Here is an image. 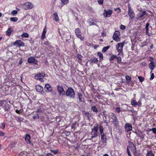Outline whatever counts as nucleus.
Returning <instances> with one entry per match:
<instances>
[{"label": "nucleus", "instance_id": "obj_1", "mask_svg": "<svg viewBox=\"0 0 156 156\" xmlns=\"http://www.w3.org/2000/svg\"><path fill=\"white\" fill-rule=\"evenodd\" d=\"M66 96L70 98L74 99L75 97V94L73 89L69 87L65 92Z\"/></svg>", "mask_w": 156, "mask_h": 156}, {"label": "nucleus", "instance_id": "obj_2", "mask_svg": "<svg viewBox=\"0 0 156 156\" xmlns=\"http://www.w3.org/2000/svg\"><path fill=\"white\" fill-rule=\"evenodd\" d=\"M94 128L92 129V131L90 134L91 136L90 138L89 139V140H92V139L98 136V124L94 125Z\"/></svg>", "mask_w": 156, "mask_h": 156}, {"label": "nucleus", "instance_id": "obj_3", "mask_svg": "<svg viewBox=\"0 0 156 156\" xmlns=\"http://www.w3.org/2000/svg\"><path fill=\"white\" fill-rule=\"evenodd\" d=\"M124 45V42H122L119 43L116 45V49L119 52L118 55H123L122 50Z\"/></svg>", "mask_w": 156, "mask_h": 156}, {"label": "nucleus", "instance_id": "obj_4", "mask_svg": "<svg viewBox=\"0 0 156 156\" xmlns=\"http://www.w3.org/2000/svg\"><path fill=\"white\" fill-rule=\"evenodd\" d=\"M111 119H112L111 122L114 124V126L117 127L119 126V122L116 115L113 113H112L111 115Z\"/></svg>", "mask_w": 156, "mask_h": 156}, {"label": "nucleus", "instance_id": "obj_5", "mask_svg": "<svg viewBox=\"0 0 156 156\" xmlns=\"http://www.w3.org/2000/svg\"><path fill=\"white\" fill-rule=\"evenodd\" d=\"M120 33L119 31L118 30H115L113 36V40L117 42L119 41H120Z\"/></svg>", "mask_w": 156, "mask_h": 156}, {"label": "nucleus", "instance_id": "obj_6", "mask_svg": "<svg viewBox=\"0 0 156 156\" xmlns=\"http://www.w3.org/2000/svg\"><path fill=\"white\" fill-rule=\"evenodd\" d=\"M13 45L16 47H24L25 46L24 43L20 40H17L13 42Z\"/></svg>", "mask_w": 156, "mask_h": 156}, {"label": "nucleus", "instance_id": "obj_7", "mask_svg": "<svg viewBox=\"0 0 156 156\" xmlns=\"http://www.w3.org/2000/svg\"><path fill=\"white\" fill-rule=\"evenodd\" d=\"M75 32L76 35L78 38H80L81 40H84V37L82 36L80 30L79 28L76 29Z\"/></svg>", "mask_w": 156, "mask_h": 156}, {"label": "nucleus", "instance_id": "obj_8", "mask_svg": "<svg viewBox=\"0 0 156 156\" xmlns=\"http://www.w3.org/2000/svg\"><path fill=\"white\" fill-rule=\"evenodd\" d=\"M128 14L131 19H133L135 17V14L131 7L128 5Z\"/></svg>", "mask_w": 156, "mask_h": 156}, {"label": "nucleus", "instance_id": "obj_9", "mask_svg": "<svg viewBox=\"0 0 156 156\" xmlns=\"http://www.w3.org/2000/svg\"><path fill=\"white\" fill-rule=\"evenodd\" d=\"M112 13V11L111 10L108 9L107 11L105 10V12L103 13V15L105 18L110 17Z\"/></svg>", "mask_w": 156, "mask_h": 156}, {"label": "nucleus", "instance_id": "obj_10", "mask_svg": "<svg viewBox=\"0 0 156 156\" xmlns=\"http://www.w3.org/2000/svg\"><path fill=\"white\" fill-rule=\"evenodd\" d=\"M57 87L58 88V90L59 95H65V91L64 90L63 87L61 85H58L57 86Z\"/></svg>", "mask_w": 156, "mask_h": 156}, {"label": "nucleus", "instance_id": "obj_11", "mask_svg": "<svg viewBox=\"0 0 156 156\" xmlns=\"http://www.w3.org/2000/svg\"><path fill=\"white\" fill-rule=\"evenodd\" d=\"M33 6L32 4L30 2H27L24 4V7L26 9H31Z\"/></svg>", "mask_w": 156, "mask_h": 156}, {"label": "nucleus", "instance_id": "obj_12", "mask_svg": "<svg viewBox=\"0 0 156 156\" xmlns=\"http://www.w3.org/2000/svg\"><path fill=\"white\" fill-rule=\"evenodd\" d=\"M129 148H130L134 154H135L136 152V148L134 145L132 143L130 144V146H128Z\"/></svg>", "mask_w": 156, "mask_h": 156}, {"label": "nucleus", "instance_id": "obj_13", "mask_svg": "<svg viewBox=\"0 0 156 156\" xmlns=\"http://www.w3.org/2000/svg\"><path fill=\"white\" fill-rule=\"evenodd\" d=\"M125 129L127 132L131 131L132 129V125L129 123L126 124L125 126Z\"/></svg>", "mask_w": 156, "mask_h": 156}, {"label": "nucleus", "instance_id": "obj_14", "mask_svg": "<svg viewBox=\"0 0 156 156\" xmlns=\"http://www.w3.org/2000/svg\"><path fill=\"white\" fill-rule=\"evenodd\" d=\"M47 26L45 25L42 32L41 37V39L42 41H43L45 37L46 34L47 32Z\"/></svg>", "mask_w": 156, "mask_h": 156}, {"label": "nucleus", "instance_id": "obj_15", "mask_svg": "<svg viewBox=\"0 0 156 156\" xmlns=\"http://www.w3.org/2000/svg\"><path fill=\"white\" fill-rule=\"evenodd\" d=\"M44 90L47 92H49L52 90V87L48 84H46L44 87Z\"/></svg>", "mask_w": 156, "mask_h": 156}, {"label": "nucleus", "instance_id": "obj_16", "mask_svg": "<svg viewBox=\"0 0 156 156\" xmlns=\"http://www.w3.org/2000/svg\"><path fill=\"white\" fill-rule=\"evenodd\" d=\"M53 19L56 22H58L59 21V17L57 12H55L53 14Z\"/></svg>", "mask_w": 156, "mask_h": 156}, {"label": "nucleus", "instance_id": "obj_17", "mask_svg": "<svg viewBox=\"0 0 156 156\" xmlns=\"http://www.w3.org/2000/svg\"><path fill=\"white\" fill-rule=\"evenodd\" d=\"M151 62L149 64V68L151 70H153L154 68L155 62H153L152 60H150Z\"/></svg>", "mask_w": 156, "mask_h": 156}, {"label": "nucleus", "instance_id": "obj_18", "mask_svg": "<svg viewBox=\"0 0 156 156\" xmlns=\"http://www.w3.org/2000/svg\"><path fill=\"white\" fill-rule=\"evenodd\" d=\"M150 25L149 23H147L145 26L146 33L147 35L148 36H150V34L149 32V27Z\"/></svg>", "mask_w": 156, "mask_h": 156}, {"label": "nucleus", "instance_id": "obj_19", "mask_svg": "<svg viewBox=\"0 0 156 156\" xmlns=\"http://www.w3.org/2000/svg\"><path fill=\"white\" fill-rule=\"evenodd\" d=\"M13 30V29H12L11 27H10L8 28V30L6 32V35L8 36H10Z\"/></svg>", "mask_w": 156, "mask_h": 156}, {"label": "nucleus", "instance_id": "obj_20", "mask_svg": "<svg viewBox=\"0 0 156 156\" xmlns=\"http://www.w3.org/2000/svg\"><path fill=\"white\" fill-rule=\"evenodd\" d=\"M101 138L102 140V142L103 143H105L107 141V139L106 135L105 134H101Z\"/></svg>", "mask_w": 156, "mask_h": 156}, {"label": "nucleus", "instance_id": "obj_21", "mask_svg": "<svg viewBox=\"0 0 156 156\" xmlns=\"http://www.w3.org/2000/svg\"><path fill=\"white\" fill-rule=\"evenodd\" d=\"M147 14V12L145 11H142L141 13L140 14H138L137 15V19H140L141 17L144 16V15Z\"/></svg>", "mask_w": 156, "mask_h": 156}, {"label": "nucleus", "instance_id": "obj_22", "mask_svg": "<svg viewBox=\"0 0 156 156\" xmlns=\"http://www.w3.org/2000/svg\"><path fill=\"white\" fill-rule=\"evenodd\" d=\"M36 90L39 92H42L43 90V87L41 86L38 85L36 86Z\"/></svg>", "mask_w": 156, "mask_h": 156}, {"label": "nucleus", "instance_id": "obj_23", "mask_svg": "<svg viewBox=\"0 0 156 156\" xmlns=\"http://www.w3.org/2000/svg\"><path fill=\"white\" fill-rule=\"evenodd\" d=\"M102 114L104 116L103 118V120H104V122L106 123L107 122V115L106 114V111L104 110L102 112Z\"/></svg>", "mask_w": 156, "mask_h": 156}, {"label": "nucleus", "instance_id": "obj_24", "mask_svg": "<svg viewBox=\"0 0 156 156\" xmlns=\"http://www.w3.org/2000/svg\"><path fill=\"white\" fill-rule=\"evenodd\" d=\"M30 135L29 134H27L25 137V140L27 144H30Z\"/></svg>", "mask_w": 156, "mask_h": 156}, {"label": "nucleus", "instance_id": "obj_25", "mask_svg": "<svg viewBox=\"0 0 156 156\" xmlns=\"http://www.w3.org/2000/svg\"><path fill=\"white\" fill-rule=\"evenodd\" d=\"M45 76V74L44 73H39L36 74L34 76L35 79H37V76L41 77H44Z\"/></svg>", "mask_w": 156, "mask_h": 156}, {"label": "nucleus", "instance_id": "obj_26", "mask_svg": "<svg viewBox=\"0 0 156 156\" xmlns=\"http://www.w3.org/2000/svg\"><path fill=\"white\" fill-rule=\"evenodd\" d=\"M123 58V55H112L111 57L110 58Z\"/></svg>", "mask_w": 156, "mask_h": 156}, {"label": "nucleus", "instance_id": "obj_27", "mask_svg": "<svg viewBox=\"0 0 156 156\" xmlns=\"http://www.w3.org/2000/svg\"><path fill=\"white\" fill-rule=\"evenodd\" d=\"M28 62L29 63H34L36 64L37 62V60L35 59H28Z\"/></svg>", "mask_w": 156, "mask_h": 156}, {"label": "nucleus", "instance_id": "obj_28", "mask_svg": "<svg viewBox=\"0 0 156 156\" xmlns=\"http://www.w3.org/2000/svg\"><path fill=\"white\" fill-rule=\"evenodd\" d=\"M131 104L133 106L136 107L138 105V103L135 100H131Z\"/></svg>", "mask_w": 156, "mask_h": 156}, {"label": "nucleus", "instance_id": "obj_29", "mask_svg": "<svg viewBox=\"0 0 156 156\" xmlns=\"http://www.w3.org/2000/svg\"><path fill=\"white\" fill-rule=\"evenodd\" d=\"M110 46H109L104 47L102 50V52L104 53L105 52L108 50L110 48Z\"/></svg>", "mask_w": 156, "mask_h": 156}, {"label": "nucleus", "instance_id": "obj_30", "mask_svg": "<svg viewBox=\"0 0 156 156\" xmlns=\"http://www.w3.org/2000/svg\"><path fill=\"white\" fill-rule=\"evenodd\" d=\"M78 96L79 100L80 102H83V95L81 94L78 93Z\"/></svg>", "mask_w": 156, "mask_h": 156}, {"label": "nucleus", "instance_id": "obj_31", "mask_svg": "<svg viewBox=\"0 0 156 156\" xmlns=\"http://www.w3.org/2000/svg\"><path fill=\"white\" fill-rule=\"evenodd\" d=\"M99 131L100 132L101 135L104 134L103 133V127L101 126H100L99 127Z\"/></svg>", "mask_w": 156, "mask_h": 156}, {"label": "nucleus", "instance_id": "obj_32", "mask_svg": "<svg viewBox=\"0 0 156 156\" xmlns=\"http://www.w3.org/2000/svg\"><path fill=\"white\" fill-rule=\"evenodd\" d=\"M126 79V82L128 83L130 82L131 80V78L130 76H125Z\"/></svg>", "mask_w": 156, "mask_h": 156}, {"label": "nucleus", "instance_id": "obj_33", "mask_svg": "<svg viewBox=\"0 0 156 156\" xmlns=\"http://www.w3.org/2000/svg\"><path fill=\"white\" fill-rule=\"evenodd\" d=\"M21 36L22 37L27 38L29 37V35L27 33H24L21 35Z\"/></svg>", "mask_w": 156, "mask_h": 156}, {"label": "nucleus", "instance_id": "obj_34", "mask_svg": "<svg viewBox=\"0 0 156 156\" xmlns=\"http://www.w3.org/2000/svg\"><path fill=\"white\" fill-rule=\"evenodd\" d=\"M18 20V18L16 17H12L10 18V20L11 21H12L13 22H16Z\"/></svg>", "mask_w": 156, "mask_h": 156}, {"label": "nucleus", "instance_id": "obj_35", "mask_svg": "<svg viewBox=\"0 0 156 156\" xmlns=\"http://www.w3.org/2000/svg\"><path fill=\"white\" fill-rule=\"evenodd\" d=\"M91 109L94 112H95L96 113L98 111L97 108L95 106H92L91 108Z\"/></svg>", "mask_w": 156, "mask_h": 156}, {"label": "nucleus", "instance_id": "obj_36", "mask_svg": "<svg viewBox=\"0 0 156 156\" xmlns=\"http://www.w3.org/2000/svg\"><path fill=\"white\" fill-rule=\"evenodd\" d=\"M146 156H154V155L153 154L151 151H150L148 152L146 154Z\"/></svg>", "mask_w": 156, "mask_h": 156}, {"label": "nucleus", "instance_id": "obj_37", "mask_svg": "<svg viewBox=\"0 0 156 156\" xmlns=\"http://www.w3.org/2000/svg\"><path fill=\"white\" fill-rule=\"evenodd\" d=\"M90 61L91 63H97L98 61L97 59H91Z\"/></svg>", "mask_w": 156, "mask_h": 156}, {"label": "nucleus", "instance_id": "obj_38", "mask_svg": "<svg viewBox=\"0 0 156 156\" xmlns=\"http://www.w3.org/2000/svg\"><path fill=\"white\" fill-rule=\"evenodd\" d=\"M97 54L100 58H103V54L101 52H99Z\"/></svg>", "mask_w": 156, "mask_h": 156}, {"label": "nucleus", "instance_id": "obj_39", "mask_svg": "<svg viewBox=\"0 0 156 156\" xmlns=\"http://www.w3.org/2000/svg\"><path fill=\"white\" fill-rule=\"evenodd\" d=\"M62 2L64 5H66L69 2V0H61Z\"/></svg>", "mask_w": 156, "mask_h": 156}, {"label": "nucleus", "instance_id": "obj_40", "mask_svg": "<svg viewBox=\"0 0 156 156\" xmlns=\"http://www.w3.org/2000/svg\"><path fill=\"white\" fill-rule=\"evenodd\" d=\"M85 115L87 116V119H89L91 116V115L88 112H86Z\"/></svg>", "mask_w": 156, "mask_h": 156}, {"label": "nucleus", "instance_id": "obj_41", "mask_svg": "<svg viewBox=\"0 0 156 156\" xmlns=\"http://www.w3.org/2000/svg\"><path fill=\"white\" fill-rule=\"evenodd\" d=\"M138 78L140 82H141L144 81V79L143 77L141 76H138Z\"/></svg>", "mask_w": 156, "mask_h": 156}, {"label": "nucleus", "instance_id": "obj_42", "mask_svg": "<svg viewBox=\"0 0 156 156\" xmlns=\"http://www.w3.org/2000/svg\"><path fill=\"white\" fill-rule=\"evenodd\" d=\"M24 119L23 118L19 117L18 118V119L17 120L18 122H22L24 120Z\"/></svg>", "mask_w": 156, "mask_h": 156}, {"label": "nucleus", "instance_id": "obj_43", "mask_svg": "<svg viewBox=\"0 0 156 156\" xmlns=\"http://www.w3.org/2000/svg\"><path fill=\"white\" fill-rule=\"evenodd\" d=\"M120 28L122 30H124L126 28V27L125 26L121 24L120 26Z\"/></svg>", "mask_w": 156, "mask_h": 156}, {"label": "nucleus", "instance_id": "obj_44", "mask_svg": "<svg viewBox=\"0 0 156 156\" xmlns=\"http://www.w3.org/2000/svg\"><path fill=\"white\" fill-rule=\"evenodd\" d=\"M51 152L52 153H53L54 154H57L58 151V150H50Z\"/></svg>", "mask_w": 156, "mask_h": 156}, {"label": "nucleus", "instance_id": "obj_45", "mask_svg": "<svg viewBox=\"0 0 156 156\" xmlns=\"http://www.w3.org/2000/svg\"><path fill=\"white\" fill-rule=\"evenodd\" d=\"M127 152L129 156H131V155L130 154V152L129 151V146H128L127 147Z\"/></svg>", "mask_w": 156, "mask_h": 156}, {"label": "nucleus", "instance_id": "obj_46", "mask_svg": "<svg viewBox=\"0 0 156 156\" xmlns=\"http://www.w3.org/2000/svg\"><path fill=\"white\" fill-rule=\"evenodd\" d=\"M17 13H18V12H17V11L14 10H13V11H12V12H11V14L12 15H15L17 14Z\"/></svg>", "mask_w": 156, "mask_h": 156}, {"label": "nucleus", "instance_id": "obj_47", "mask_svg": "<svg viewBox=\"0 0 156 156\" xmlns=\"http://www.w3.org/2000/svg\"><path fill=\"white\" fill-rule=\"evenodd\" d=\"M36 112L37 113H42L43 112V110L42 109H40L38 110H37V111H36Z\"/></svg>", "mask_w": 156, "mask_h": 156}, {"label": "nucleus", "instance_id": "obj_48", "mask_svg": "<svg viewBox=\"0 0 156 156\" xmlns=\"http://www.w3.org/2000/svg\"><path fill=\"white\" fill-rule=\"evenodd\" d=\"M4 102H5V101H0V107L3 106Z\"/></svg>", "mask_w": 156, "mask_h": 156}, {"label": "nucleus", "instance_id": "obj_49", "mask_svg": "<svg viewBox=\"0 0 156 156\" xmlns=\"http://www.w3.org/2000/svg\"><path fill=\"white\" fill-rule=\"evenodd\" d=\"M104 0H98V2L100 5H101L103 4Z\"/></svg>", "mask_w": 156, "mask_h": 156}, {"label": "nucleus", "instance_id": "obj_50", "mask_svg": "<svg viewBox=\"0 0 156 156\" xmlns=\"http://www.w3.org/2000/svg\"><path fill=\"white\" fill-rule=\"evenodd\" d=\"M34 119H38L39 118V116L38 114H36L33 117Z\"/></svg>", "mask_w": 156, "mask_h": 156}, {"label": "nucleus", "instance_id": "obj_51", "mask_svg": "<svg viewBox=\"0 0 156 156\" xmlns=\"http://www.w3.org/2000/svg\"><path fill=\"white\" fill-rule=\"evenodd\" d=\"M115 110L118 113H119L120 112L121 110L119 107H117L115 108Z\"/></svg>", "mask_w": 156, "mask_h": 156}, {"label": "nucleus", "instance_id": "obj_52", "mask_svg": "<svg viewBox=\"0 0 156 156\" xmlns=\"http://www.w3.org/2000/svg\"><path fill=\"white\" fill-rule=\"evenodd\" d=\"M76 125V122L73 123L71 126L72 129H73L75 128Z\"/></svg>", "mask_w": 156, "mask_h": 156}, {"label": "nucleus", "instance_id": "obj_53", "mask_svg": "<svg viewBox=\"0 0 156 156\" xmlns=\"http://www.w3.org/2000/svg\"><path fill=\"white\" fill-rule=\"evenodd\" d=\"M154 73H152V74H151V77L150 78V80H151L154 78Z\"/></svg>", "mask_w": 156, "mask_h": 156}, {"label": "nucleus", "instance_id": "obj_54", "mask_svg": "<svg viewBox=\"0 0 156 156\" xmlns=\"http://www.w3.org/2000/svg\"><path fill=\"white\" fill-rule=\"evenodd\" d=\"M76 57L77 58H81L82 56L81 55H80L79 54H78L76 55Z\"/></svg>", "mask_w": 156, "mask_h": 156}, {"label": "nucleus", "instance_id": "obj_55", "mask_svg": "<svg viewBox=\"0 0 156 156\" xmlns=\"http://www.w3.org/2000/svg\"><path fill=\"white\" fill-rule=\"evenodd\" d=\"M151 130L153 131V132L154 133H156V128H153L151 129Z\"/></svg>", "mask_w": 156, "mask_h": 156}, {"label": "nucleus", "instance_id": "obj_56", "mask_svg": "<svg viewBox=\"0 0 156 156\" xmlns=\"http://www.w3.org/2000/svg\"><path fill=\"white\" fill-rule=\"evenodd\" d=\"M1 125H2V129H4L5 127V124L4 123H1Z\"/></svg>", "mask_w": 156, "mask_h": 156}, {"label": "nucleus", "instance_id": "obj_57", "mask_svg": "<svg viewBox=\"0 0 156 156\" xmlns=\"http://www.w3.org/2000/svg\"><path fill=\"white\" fill-rule=\"evenodd\" d=\"M116 11H117V10H119V11L118 12H119L121 11V9L119 8H117L114 9Z\"/></svg>", "mask_w": 156, "mask_h": 156}, {"label": "nucleus", "instance_id": "obj_58", "mask_svg": "<svg viewBox=\"0 0 156 156\" xmlns=\"http://www.w3.org/2000/svg\"><path fill=\"white\" fill-rule=\"evenodd\" d=\"M46 156H53V155L51 154L48 153L47 154Z\"/></svg>", "mask_w": 156, "mask_h": 156}, {"label": "nucleus", "instance_id": "obj_59", "mask_svg": "<svg viewBox=\"0 0 156 156\" xmlns=\"http://www.w3.org/2000/svg\"><path fill=\"white\" fill-rule=\"evenodd\" d=\"M4 134V132H0V136H3Z\"/></svg>", "mask_w": 156, "mask_h": 156}, {"label": "nucleus", "instance_id": "obj_60", "mask_svg": "<svg viewBox=\"0 0 156 156\" xmlns=\"http://www.w3.org/2000/svg\"><path fill=\"white\" fill-rule=\"evenodd\" d=\"M137 103H138V105L137 106H140L141 104V102L140 101H138V102H137Z\"/></svg>", "mask_w": 156, "mask_h": 156}, {"label": "nucleus", "instance_id": "obj_61", "mask_svg": "<svg viewBox=\"0 0 156 156\" xmlns=\"http://www.w3.org/2000/svg\"><path fill=\"white\" fill-rule=\"evenodd\" d=\"M16 113H17L19 114H20L21 113V112H20V111L19 110H16Z\"/></svg>", "mask_w": 156, "mask_h": 156}, {"label": "nucleus", "instance_id": "obj_62", "mask_svg": "<svg viewBox=\"0 0 156 156\" xmlns=\"http://www.w3.org/2000/svg\"><path fill=\"white\" fill-rule=\"evenodd\" d=\"M154 45L153 44H152L150 46V48L151 49H152L153 48Z\"/></svg>", "mask_w": 156, "mask_h": 156}, {"label": "nucleus", "instance_id": "obj_63", "mask_svg": "<svg viewBox=\"0 0 156 156\" xmlns=\"http://www.w3.org/2000/svg\"><path fill=\"white\" fill-rule=\"evenodd\" d=\"M141 65H143V66H145L146 65V64L145 62H142L141 64Z\"/></svg>", "mask_w": 156, "mask_h": 156}, {"label": "nucleus", "instance_id": "obj_64", "mask_svg": "<svg viewBox=\"0 0 156 156\" xmlns=\"http://www.w3.org/2000/svg\"><path fill=\"white\" fill-rule=\"evenodd\" d=\"M39 80L41 81V82H43L44 81V80H43V78H41V79H40Z\"/></svg>", "mask_w": 156, "mask_h": 156}]
</instances>
